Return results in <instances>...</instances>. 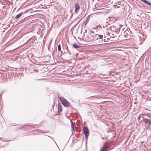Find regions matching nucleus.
Masks as SVG:
<instances>
[{
  "label": "nucleus",
  "mask_w": 151,
  "mask_h": 151,
  "mask_svg": "<svg viewBox=\"0 0 151 151\" xmlns=\"http://www.w3.org/2000/svg\"><path fill=\"white\" fill-rule=\"evenodd\" d=\"M4 91H2V92L0 94V96H1V95L3 94V93L4 92Z\"/></svg>",
  "instance_id": "18"
},
{
  "label": "nucleus",
  "mask_w": 151,
  "mask_h": 151,
  "mask_svg": "<svg viewBox=\"0 0 151 151\" xmlns=\"http://www.w3.org/2000/svg\"><path fill=\"white\" fill-rule=\"evenodd\" d=\"M71 127L72 128L73 130H75V129L74 128V126L73 124H71Z\"/></svg>",
  "instance_id": "16"
},
{
  "label": "nucleus",
  "mask_w": 151,
  "mask_h": 151,
  "mask_svg": "<svg viewBox=\"0 0 151 151\" xmlns=\"http://www.w3.org/2000/svg\"><path fill=\"white\" fill-rule=\"evenodd\" d=\"M67 53H68L70 55H71V53L70 52H67Z\"/></svg>",
  "instance_id": "20"
},
{
  "label": "nucleus",
  "mask_w": 151,
  "mask_h": 151,
  "mask_svg": "<svg viewBox=\"0 0 151 151\" xmlns=\"http://www.w3.org/2000/svg\"><path fill=\"white\" fill-rule=\"evenodd\" d=\"M112 27L111 26H110V27H109L108 28H107V29L108 30H112V29H111Z\"/></svg>",
  "instance_id": "14"
},
{
  "label": "nucleus",
  "mask_w": 151,
  "mask_h": 151,
  "mask_svg": "<svg viewBox=\"0 0 151 151\" xmlns=\"http://www.w3.org/2000/svg\"><path fill=\"white\" fill-rule=\"evenodd\" d=\"M97 37L98 38V39H102L103 36L101 35H97Z\"/></svg>",
  "instance_id": "11"
},
{
  "label": "nucleus",
  "mask_w": 151,
  "mask_h": 151,
  "mask_svg": "<svg viewBox=\"0 0 151 151\" xmlns=\"http://www.w3.org/2000/svg\"><path fill=\"white\" fill-rule=\"evenodd\" d=\"M63 105L65 107H69L70 105V104L68 101H66L64 104H63Z\"/></svg>",
  "instance_id": "9"
},
{
  "label": "nucleus",
  "mask_w": 151,
  "mask_h": 151,
  "mask_svg": "<svg viewBox=\"0 0 151 151\" xmlns=\"http://www.w3.org/2000/svg\"><path fill=\"white\" fill-rule=\"evenodd\" d=\"M90 37H89V38L92 40L94 41L98 39L97 34L93 35V34H90Z\"/></svg>",
  "instance_id": "3"
},
{
  "label": "nucleus",
  "mask_w": 151,
  "mask_h": 151,
  "mask_svg": "<svg viewBox=\"0 0 151 151\" xmlns=\"http://www.w3.org/2000/svg\"><path fill=\"white\" fill-rule=\"evenodd\" d=\"M67 53H68L70 55H71V53L70 52H67Z\"/></svg>",
  "instance_id": "22"
},
{
  "label": "nucleus",
  "mask_w": 151,
  "mask_h": 151,
  "mask_svg": "<svg viewBox=\"0 0 151 151\" xmlns=\"http://www.w3.org/2000/svg\"><path fill=\"white\" fill-rule=\"evenodd\" d=\"M73 46L75 48H78L79 47L78 45H77L76 43H74L73 45Z\"/></svg>",
  "instance_id": "12"
},
{
  "label": "nucleus",
  "mask_w": 151,
  "mask_h": 151,
  "mask_svg": "<svg viewBox=\"0 0 151 151\" xmlns=\"http://www.w3.org/2000/svg\"><path fill=\"white\" fill-rule=\"evenodd\" d=\"M90 32H91L90 34L91 33L92 34L94 33L93 31L92 30H91L90 31Z\"/></svg>",
  "instance_id": "17"
},
{
  "label": "nucleus",
  "mask_w": 151,
  "mask_h": 151,
  "mask_svg": "<svg viewBox=\"0 0 151 151\" xmlns=\"http://www.w3.org/2000/svg\"><path fill=\"white\" fill-rule=\"evenodd\" d=\"M147 5L151 6V3L146 0H140Z\"/></svg>",
  "instance_id": "7"
},
{
  "label": "nucleus",
  "mask_w": 151,
  "mask_h": 151,
  "mask_svg": "<svg viewBox=\"0 0 151 151\" xmlns=\"http://www.w3.org/2000/svg\"><path fill=\"white\" fill-rule=\"evenodd\" d=\"M142 35L141 34L139 33V38L140 40L141 39V36Z\"/></svg>",
  "instance_id": "15"
},
{
  "label": "nucleus",
  "mask_w": 151,
  "mask_h": 151,
  "mask_svg": "<svg viewBox=\"0 0 151 151\" xmlns=\"http://www.w3.org/2000/svg\"><path fill=\"white\" fill-rule=\"evenodd\" d=\"M96 28H93V29H96Z\"/></svg>",
  "instance_id": "24"
},
{
  "label": "nucleus",
  "mask_w": 151,
  "mask_h": 151,
  "mask_svg": "<svg viewBox=\"0 0 151 151\" xmlns=\"http://www.w3.org/2000/svg\"><path fill=\"white\" fill-rule=\"evenodd\" d=\"M70 122H71V124H73V123L72 121V120L71 119H70Z\"/></svg>",
  "instance_id": "19"
},
{
  "label": "nucleus",
  "mask_w": 151,
  "mask_h": 151,
  "mask_svg": "<svg viewBox=\"0 0 151 151\" xmlns=\"http://www.w3.org/2000/svg\"><path fill=\"white\" fill-rule=\"evenodd\" d=\"M67 53H68L70 55H71V53L70 52H67Z\"/></svg>",
  "instance_id": "21"
},
{
  "label": "nucleus",
  "mask_w": 151,
  "mask_h": 151,
  "mask_svg": "<svg viewBox=\"0 0 151 151\" xmlns=\"http://www.w3.org/2000/svg\"><path fill=\"white\" fill-rule=\"evenodd\" d=\"M58 49L59 51H61L62 52V51L61 50V45L60 44H59L58 46Z\"/></svg>",
  "instance_id": "13"
},
{
  "label": "nucleus",
  "mask_w": 151,
  "mask_h": 151,
  "mask_svg": "<svg viewBox=\"0 0 151 151\" xmlns=\"http://www.w3.org/2000/svg\"><path fill=\"white\" fill-rule=\"evenodd\" d=\"M22 14L23 12H22L19 13V14H18L15 16V18L16 19L19 18L22 16Z\"/></svg>",
  "instance_id": "10"
},
{
  "label": "nucleus",
  "mask_w": 151,
  "mask_h": 151,
  "mask_svg": "<svg viewBox=\"0 0 151 151\" xmlns=\"http://www.w3.org/2000/svg\"><path fill=\"white\" fill-rule=\"evenodd\" d=\"M1 138H0V139H1Z\"/></svg>",
  "instance_id": "25"
},
{
  "label": "nucleus",
  "mask_w": 151,
  "mask_h": 151,
  "mask_svg": "<svg viewBox=\"0 0 151 151\" xmlns=\"http://www.w3.org/2000/svg\"><path fill=\"white\" fill-rule=\"evenodd\" d=\"M143 121L145 122V124H147L151 125V122L150 119L147 118L144 119Z\"/></svg>",
  "instance_id": "5"
},
{
  "label": "nucleus",
  "mask_w": 151,
  "mask_h": 151,
  "mask_svg": "<svg viewBox=\"0 0 151 151\" xmlns=\"http://www.w3.org/2000/svg\"><path fill=\"white\" fill-rule=\"evenodd\" d=\"M60 100L63 104H64L66 101H67L66 99L63 97H60Z\"/></svg>",
  "instance_id": "8"
},
{
  "label": "nucleus",
  "mask_w": 151,
  "mask_h": 151,
  "mask_svg": "<svg viewBox=\"0 0 151 151\" xmlns=\"http://www.w3.org/2000/svg\"><path fill=\"white\" fill-rule=\"evenodd\" d=\"M74 6L75 8V12H76L79 11V9H80V6L78 3H76L75 4Z\"/></svg>",
  "instance_id": "4"
},
{
  "label": "nucleus",
  "mask_w": 151,
  "mask_h": 151,
  "mask_svg": "<svg viewBox=\"0 0 151 151\" xmlns=\"http://www.w3.org/2000/svg\"><path fill=\"white\" fill-rule=\"evenodd\" d=\"M52 40H51V41H50V44L51 42H52Z\"/></svg>",
  "instance_id": "23"
},
{
  "label": "nucleus",
  "mask_w": 151,
  "mask_h": 151,
  "mask_svg": "<svg viewBox=\"0 0 151 151\" xmlns=\"http://www.w3.org/2000/svg\"><path fill=\"white\" fill-rule=\"evenodd\" d=\"M58 113H59L62 111V105L60 104L59 103L58 105Z\"/></svg>",
  "instance_id": "6"
},
{
  "label": "nucleus",
  "mask_w": 151,
  "mask_h": 151,
  "mask_svg": "<svg viewBox=\"0 0 151 151\" xmlns=\"http://www.w3.org/2000/svg\"><path fill=\"white\" fill-rule=\"evenodd\" d=\"M83 131L85 137L87 139L89 135V131L88 128L87 127H83Z\"/></svg>",
  "instance_id": "2"
},
{
  "label": "nucleus",
  "mask_w": 151,
  "mask_h": 151,
  "mask_svg": "<svg viewBox=\"0 0 151 151\" xmlns=\"http://www.w3.org/2000/svg\"><path fill=\"white\" fill-rule=\"evenodd\" d=\"M110 147L109 144L107 142H105L102 148L100 151H106L109 150V148Z\"/></svg>",
  "instance_id": "1"
}]
</instances>
